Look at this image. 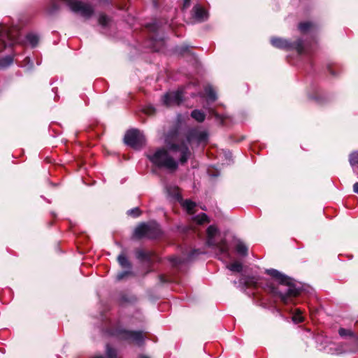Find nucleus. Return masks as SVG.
I'll return each mask as SVG.
<instances>
[{"label": "nucleus", "mask_w": 358, "mask_h": 358, "mask_svg": "<svg viewBox=\"0 0 358 358\" xmlns=\"http://www.w3.org/2000/svg\"><path fill=\"white\" fill-rule=\"evenodd\" d=\"M165 143L166 148H159L152 155H148V157L157 166L176 171L178 168L177 159L182 164L185 163L190 156V151L187 143L179 140L176 134L168 135Z\"/></svg>", "instance_id": "f257e3e1"}, {"label": "nucleus", "mask_w": 358, "mask_h": 358, "mask_svg": "<svg viewBox=\"0 0 358 358\" xmlns=\"http://www.w3.org/2000/svg\"><path fill=\"white\" fill-rule=\"evenodd\" d=\"M266 273L274 278L281 285H286L287 287L285 291H282L279 287H273L271 289L274 294L280 296L283 303H287L289 298L295 297L299 294L300 290L292 284L291 278H287L275 269L266 270Z\"/></svg>", "instance_id": "f03ea898"}, {"label": "nucleus", "mask_w": 358, "mask_h": 358, "mask_svg": "<svg viewBox=\"0 0 358 358\" xmlns=\"http://www.w3.org/2000/svg\"><path fill=\"white\" fill-rule=\"evenodd\" d=\"M160 233L159 224L156 222H150L138 225L134 231V236L136 238L148 237L155 238Z\"/></svg>", "instance_id": "7ed1b4c3"}, {"label": "nucleus", "mask_w": 358, "mask_h": 358, "mask_svg": "<svg viewBox=\"0 0 358 358\" xmlns=\"http://www.w3.org/2000/svg\"><path fill=\"white\" fill-rule=\"evenodd\" d=\"M218 232L217 228L214 225H210L207 229V244L210 246H215L218 249L220 255L224 257H229V247L225 241H222L219 243H215L214 237Z\"/></svg>", "instance_id": "20e7f679"}, {"label": "nucleus", "mask_w": 358, "mask_h": 358, "mask_svg": "<svg viewBox=\"0 0 358 358\" xmlns=\"http://www.w3.org/2000/svg\"><path fill=\"white\" fill-rule=\"evenodd\" d=\"M124 141L127 145L135 149L141 148L145 143L143 134L137 129L129 130L124 136Z\"/></svg>", "instance_id": "39448f33"}, {"label": "nucleus", "mask_w": 358, "mask_h": 358, "mask_svg": "<svg viewBox=\"0 0 358 358\" xmlns=\"http://www.w3.org/2000/svg\"><path fill=\"white\" fill-rule=\"evenodd\" d=\"M64 1L73 12L79 13L83 17H89L94 12L92 7L90 4L83 3L80 0Z\"/></svg>", "instance_id": "423d86ee"}, {"label": "nucleus", "mask_w": 358, "mask_h": 358, "mask_svg": "<svg viewBox=\"0 0 358 358\" xmlns=\"http://www.w3.org/2000/svg\"><path fill=\"white\" fill-rule=\"evenodd\" d=\"M182 91L178 90L176 92H170L166 93L163 97L164 104L166 106H172L178 105L182 101Z\"/></svg>", "instance_id": "0eeeda50"}, {"label": "nucleus", "mask_w": 358, "mask_h": 358, "mask_svg": "<svg viewBox=\"0 0 358 358\" xmlns=\"http://www.w3.org/2000/svg\"><path fill=\"white\" fill-rule=\"evenodd\" d=\"M120 337L122 339L127 340L131 343H134L138 345L141 344L143 341L144 336L141 331H122L120 333Z\"/></svg>", "instance_id": "6e6552de"}, {"label": "nucleus", "mask_w": 358, "mask_h": 358, "mask_svg": "<svg viewBox=\"0 0 358 358\" xmlns=\"http://www.w3.org/2000/svg\"><path fill=\"white\" fill-rule=\"evenodd\" d=\"M194 17L199 21H203L207 18L206 11L199 6L194 8Z\"/></svg>", "instance_id": "1a4fd4ad"}, {"label": "nucleus", "mask_w": 358, "mask_h": 358, "mask_svg": "<svg viewBox=\"0 0 358 358\" xmlns=\"http://www.w3.org/2000/svg\"><path fill=\"white\" fill-rule=\"evenodd\" d=\"M182 206L186 210L187 213L193 215L194 213V208L196 203L190 200H185L181 202Z\"/></svg>", "instance_id": "9d476101"}, {"label": "nucleus", "mask_w": 358, "mask_h": 358, "mask_svg": "<svg viewBox=\"0 0 358 358\" xmlns=\"http://www.w3.org/2000/svg\"><path fill=\"white\" fill-rule=\"evenodd\" d=\"M271 42L273 46L279 48H286L289 46V43L281 38H273L271 39Z\"/></svg>", "instance_id": "9b49d317"}, {"label": "nucleus", "mask_w": 358, "mask_h": 358, "mask_svg": "<svg viewBox=\"0 0 358 358\" xmlns=\"http://www.w3.org/2000/svg\"><path fill=\"white\" fill-rule=\"evenodd\" d=\"M236 252L241 255L245 256L248 254V248L245 243L241 241H238L236 243Z\"/></svg>", "instance_id": "f8f14e48"}, {"label": "nucleus", "mask_w": 358, "mask_h": 358, "mask_svg": "<svg viewBox=\"0 0 358 358\" xmlns=\"http://www.w3.org/2000/svg\"><path fill=\"white\" fill-rule=\"evenodd\" d=\"M194 222L198 224H203L206 222H209L208 216L205 213H201L193 217Z\"/></svg>", "instance_id": "ddd939ff"}, {"label": "nucleus", "mask_w": 358, "mask_h": 358, "mask_svg": "<svg viewBox=\"0 0 358 358\" xmlns=\"http://www.w3.org/2000/svg\"><path fill=\"white\" fill-rule=\"evenodd\" d=\"M191 115L194 119L200 122H203L205 119V115L203 113L198 110H193Z\"/></svg>", "instance_id": "4468645a"}, {"label": "nucleus", "mask_w": 358, "mask_h": 358, "mask_svg": "<svg viewBox=\"0 0 358 358\" xmlns=\"http://www.w3.org/2000/svg\"><path fill=\"white\" fill-rule=\"evenodd\" d=\"M227 268L231 271L240 272L242 270V264L238 262H235L227 265Z\"/></svg>", "instance_id": "2eb2a0df"}, {"label": "nucleus", "mask_w": 358, "mask_h": 358, "mask_svg": "<svg viewBox=\"0 0 358 358\" xmlns=\"http://www.w3.org/2000/svg\"><path fill=\"white\" fill-rule=\"evenodd\" d=\"M117 260L122 267H123V268H129L130 267V264L124 255H119Z\"/></svg>", "instance_id": "dca6fc26"}, {"label": "nucleus", "mask_w": 358, "mask_h": 358, "mask_svg": "<svg viewBox=\"0 0 358 358\" xmlns=\"http://www.w3.org/2000/svg\"><path fill=\"white\" fill-rule=\"evenodd\" d=\"M27 40L31 46L34 47L38 42V37L35 34H31L27 35Z\"/></svg>", "instance_id": "f3484780"}, {"label": "nucleus", "mask_w": 358, "mask_h": 358, "mask_svg": "<svg viewBox=\"0 0 358 358\" xmlns=\"http://www.w3.org/2000/svg\"><path fill=\"white\" fill-rule=\"evenodd\" d=\"M313 24L310 22H306L299 24V30L304 33L308 31L311 27Z\"/></svg>", "instance_id": "a211bd4d"}, {"label": "nucleus", "mask_w": 358, "mask_h": 358, "mask_svg": "<svg viewBox=\"0 0 358 358\" xmlns=\"http://www.w3.org/2000/svg\"><path fill=\"white\" fill-rule=\"evenodd\" d=\"M292 320L295 323H300L303 322V317L301 315V312L299 310H296V313L292 316Z\"/></svg>", "instance_id": "6ab92c4d"}, {"label": "nucleus", "mask_w": 358, "mask_h": 358, "mask_svg": "<svg viewBox=\"0 0 358 358\" xmlns=\"http://www.w3.org/2000/svg\"><path fill=\"white\" fill-rule=\"evenodd\" d=\"M338 334L341 337L354 336V334L351 330L344 328H341L338 331Z\"/></svg>", "instance_id": "aec40b11"}, {"label": "nucleus", "mask_w": 358, "mask_h": 358, "mask_svg": "<svg viewBox=\"0 0 358 358\" xmlns=\"http://www.w3.org/2000/svg\"><path fill=\"white\" fill-rule=\"evenodd\" d=\"M106 355L108 358H117V352L109 345L106 347Z\"/></svg>", "instance_id": "412c9836"}, {"label": "nucleus", "mask_w": 358, "mask_h": 358, "mask_svg": "<svg viewBox=\"0 0 358 358\" xmlns=\"http://www.w3.org/2000/svg\"><path fill=\"white\" fill-rule=\"evenodd\" d=\"M350 162L351 165L358 164V152H353L350 156Z\"/></svg>", "instance_id": "4be33fe9"}, {"label": "nucleus", "mask_w": 358, "mask_h": 358, "mask_svg": "<svg viewBox=\"0 0 358 358\" xmlns=\"http://www.w3.org/2000/svg\"><path fill=\"white\" fill-rule=\"evenodd\" d=\"M206 94H207L208 98L210 100H212V101L215 100L216 95L213 89H211L210 87L206 88Z\"/></svg>", "instance_id": "5701e85b"}, {"label": "nucleus", "mask_w": 358, "mask_h": 358, "mask_svg": "<svg viewBox=\"0 0 358 358\" xmlns=\"http://www.w3.org/2000/svg\"><path fill=\"white\" fill-rule=\"evenodd\" d=\"M12 62H13L12 57H10V56H8V57L3 58L1 61V65L3 66H6L10 65Z\"/></svg>", "instance_id": "b1692460"}, {"label": "nucleus", "mask_w": 358, "mask_h": 358, "mask_svg": "<svg viewBox=\"0 0 358 358\" xmlns=\"http://www.w3.org/2000/svg\"><path fill=\"white\" fill-rule=\"evenodd\" d=\"M241 283H244V284H245L246 286L249 287V286H251V285L255 284L256 281H255V280L253 278L248 279V280H246L245 278H242L241 280Z\"/></svg>", "instance_id": "393cba45"}, {"label": "nucleus", "mask_w": 358, "mask_h": 358, "mask_svg": "<svg viewBox=\"0 0 358 358\" xmlns=\"http://www.w3.org/2000/svg\"><path fill=\"white\" fill-rule=\"evenodd\" d=\"M128 213L132 216L137 217L140 215V210L138 208L130 210Z\"/></svg>", "instance_id": "a878e982"}, {"label": "nucleus", "mask_w": 358, "mask_h": 358, "mask_svg": "<svg viewBox=\"0 0 358 358\" xmlns=\"http://www.w3.org/2000/svg\"><path fill=\"white\" fill-rule=\"evenodd\" d=\"M143 111L145 113H146L148 115H152L155 113V108L152 106H149L145 107L143 109Z\"/></svg>", "instance_id": "bb28decb"}, {"label": "nucleus", "mask_w": 358, "mask_h": 358, "mask_svg": "<svg viewBox=\"0 0 358 358\" xmlns=\"http://www.w3.org/2000/svg\"><path fill=\"white\" fill-rule=\"evenodd\" d=\"M99 24L102 25H106L108 22V18L106 15H100L99 18Z\"/></svg>", "instance_id": "cd10ccee"}, {"label": "nucleus", "mask_w": 358, "mask_h": 358, "mask_svg": "<svg viewBox=\"0 0 358 358\" xmlns=\"http://www.w3.org/2000/svg\"><path fill=\"white\" fill-rule=\"evenodd\" d=\"M129 273V272L128 271H125V272H122V273H119L117 275V278L118 280H122L124 278V276H126L127 275H128Z\"/></svg>", "instance_id": "c85d7f7f"}, {"label": "nucleus", "mask_w": 358, "mask_h": 358, "mask_svg": "<svg viewBox=\"0 0 358 358\" xmlns=\"http://www.w3.org/2000/svg\"><path fill=\"white\" fill-rule=\"evenodd\" d=\"M353 191L354 192L358 194V182H355L353 185Z\"/></svg>", "instance_id": "c756f323"}, {"label": "nucleus", "mask_w": 358, "mask_h": 358, "mask_svg": "<svg viewBox=\"0 0 358 358\" xmlns=\"http://www.w3.org/2000/svg\"><path fill=\"white\" fill-rule=\"evenodd\" d=\"M189 2H190V0H184L183 7L184 8L188 7L189 6Z\"/></svg>", "instance_id": "7c9ffc66"}, {"label": "nucleus", "mask_w": 358, "mask_h": 358, "mask_svg": "<svg viewBox=\"0 0 358 358\" xmlns=\"http://www.w3.org/2000/svg\"><path fill=\"white\" fill-rule=\"evenodd\" d=\"M93 358H103V357L102 355H96L94 356Z\"/></svg>", "instance_id": "2f4dec72"}, {"label": "nucleus", "mask_w": 358, "mask_h": 358, "mask_svg": "<svg viewBox=\"0 0 358 358\" xmlns=\"http://www.w3.org/2000/svg\"><path fill=\"white\" fill-rule=\"evenodd\" d=\"M173 260H174V264H177L178 263V260L177 258H174Z\"/></svg>", "instance_id": "473e14b6"}, {"label": "nucleus", "mask_w": 358, "mask_h": 358, "mask_svg": "<svg viewBox=\"0 0 358 358\" xmlns=\"http://www.w3.org/2000/svg\"><path fill=\"white\" fill-rule=\"evenodd\" d=\"M140 358H149V357H148L146 356H144V355H142V356L140 357Z\"/></svg>", "instance_id": "72a5a7b5"}]
</instances>
